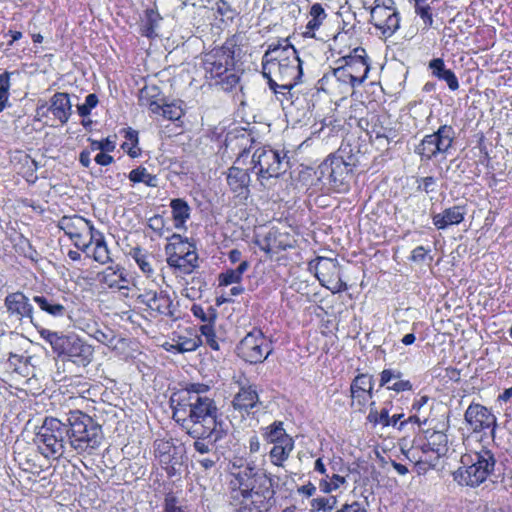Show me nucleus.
<instances>
[{
  "label": "nucleus",
  "instance_id": "51",
  "mask_svg": "<svg viewBox=\"0 0 512 512\" xmlns=\"http://www.w3.org/2000/svg\"><path fill=\"white\" fill-rule=\"evenodd\" d=\"M195 439L193 443V447L195 451L198 453L197 456H204L209 453H212L211 448L214 443V437H193Z\"/></svg>",
  "mask_w": 512,
  "mask_h": 512
},
{
  "label": "nucleus",
  "instance_id": "43",
  "mask_svg": "<svg viewBox=\"0 0 512 512\" xmlns=\"http://www.w3.org/2000/svg\"><path fill=\"white\" fill-rule=\"evenodd\" d=\"M161 21V16L154 10H147L145 20L141 26V33L148 38L158 36V26Z\"/></svg>",
  "mask_w": 512,
  "mask_h": 512
},
{
  "label": "nucleus",
  "instance_id": "57",
  "mask_svg": "<svg viewBox=\"0 0 512 512\" xmlns=\"http://www.w3.org/2000/svg\"><path fill=\"white\" fill-rule=\"evenodd\" d=\"M163 512H188L186 507L181 505L180 501L173 495L168 494L164 501Z\"/></svg>",
  "mask_w": 512,
  "mask_h": 512
},
{
  "label": "nucleus",
  "instance_id": "38",
  "mask_svg": "<svg viewBox=\"0 0 512 512\" xmlns=\"http://www.w3.org/2000/svg\"><path fill=\"white\" fill-rule=\"evenodd\" d=\"M155 88L148 89L144 88L140 92L139 103L142 107L148 108L152 113L161 115L164 107V103H162V99L156 98Z\"/></svg>",
  "mask_w": 512,
  "mask_h": 512
},
{
  "label": "nucleus",
  "instance_id": "1",
  "mask_svg": "<svg viewBox=\"0 0 512 512\" xmlns=\"http://www.w3.org/2000/svg\"><path fill=\"white\" fill-rule=\"evenodd\" d=\"M173 409V419L179 423L191 437H214L219 441L223 430L217 421L218 408L215 401L209 397L170 398Z\"/></svg>",
  "mask_w": 512,
  "mask_h": 512
},
{
  "label": "nucleus",
  "instance_id": "22",
  "mask_svg": "<svg viewBox=\"0 0 512 512\" xmlns=\"http://www.w3.org/2000/svg\"><path fill=\"white\" fill-rule=\"evenodd\" d=\"M227 184L236 196L247 198L249 194L250 175L246 170L233 166L228 169Z\"/></svg>",
  "mask_w": 512,
  "mask_h": 512
},
{
  "label": "nucleus",
  "instance_id": "63",
  "mask_svg": "<svg viewBox=\"0 0 512 512\" xmlns=\"http://www.w3.org/2000/svg\"><path fill=\"white\" fill-rule=\"evenodd\" d=\"M9 88V73L5 72L0 75V100L7 101Z\"/></svg>",
  "mask_w": 512,
  "mask_h": 512
},
{
  "label": "nucleus",
  "instance_id": "47",
  "mask_svg": "<svg viewBox=\"0 0 512 512\" xmlns=\"http://www.w3.org/2000/svg\"><path fill=\"white\" fill-rule=\"evenodd\" d=\"M209 386L206 385V384H202V383H191V384H188L186 386L185 389L183 390H180L176 393H173L171 398H187L188 396L189 397H193L194 395L198 396V397H207L205 395V393H207L209 391Z\"/></svg>",
  "mask_w": 512,
  "mask_h": 512
},
{
  "label": "nucleus",
  "instance_id": "35",
  "mask_svg": "<svg viewBox=\"0 0 512 512\" xmlns=\"http://www.w3.org/2000/svg\"><path fill=\"white\" fill-rule=\"evenodd\" d=\"M33 301L39 308L53 317H62L66 314V307L57 302L52 296L37 295Z\"/></svg>",
  "mask_w": 512,
  "mask_h": 512
},
{
  "label": "nucleus",
  "instance_id": "37",
  "mask_svg": "<svg viewBox=\"0 0 512 512\" xmlns=\"http://www.w3.org/2000/svg\"><path fill=\"white\" fill-rule=\"evenodd\" d=\"M293 449V439L283 443L274 444L273 448L269 452L271 462L276 466H282L283 463L289 458Z\"/></svg>",
  "mask_w": 512,
  "mask_h": 512
},
{
  "label": "nucleus",
  "instance_id": "24",
  "mask_svg": "<svg viewBox=\"0 0 512 512\" xmlns=\"http://www.w3.org/2000/svg\"><path fill=\"white\" fill-rule=\"evenodd\" d=\"M99 281L109 288L128 289V278L124 268L109 266L98 275Z\"/></svg>",
  "mask_w": 512,
  "mask_h": 512
},
{
  "label": "nucleus",
  "instance_id": "49",
  "mask_svg": "<svg viewBox=\"0 0 512 512\" xmlns=\"http://www.w3.org/2000/svg\"><path fill=\"white\" fill-rule=\"evenodd\" d=\"M200 344V339L197 338V337H194V338H188V337H178L177 340H175V343L171 345V347L179 352V353H183V352H190V351H194L198 348Z\"/></svg>",
  "mask_w": 512,
  "mask_h": 512
},
{
  "label": "nucleus",
  "instance_id": "19",
  "mask_svg": "<svg viewBox=\"0 0 512 512\" xmlns=\"http://www.w3.org/2000/svg\"><path fill=\"white\" fill-rule=\"evenodd\" d=\"M343 61V66L346 68V71L353 75L356 83L361 85L369 72L365 50L361 47L355 48L352 55L343 57Z\"/></svg>",
  "mask_w": 512,
  "mask_h": 512
},
{
  "label": "nucleus",
  "instance_id": "33",
  "mask_svg": "<svg viewBox=\"0 0 512 512\" xmlns=\"http://www.w3.org/2000/svg\"><path fill=\"white\" fill-rule=\"evenodd\" d=\"M261 431L264 440L271 444L292 440V437L286 433L281 421H275L271 425L263 427Z\"/></svg>",
  "mask_w": 512,
  "mask_h": 512
},
{
  "label": "nucleus",
  "instance_id": "14",
  "mask_svg": "<svg viewBox=\"0 0 512 512\" xmlns=\"http://www.w3.org/2000/svg\"><path fill=\"white\" fill-rule=\"evenodd\" d=\"M136 299L139 303L147 306L151 311L160 315L173 316L172 300L164 291L144 290L137 294Z\"/></svg>",
  "mask_w": 512,
  "mask_h": 512
},
{
  "label": "nucleus",
  "instance_id": "21",
  "mask_svg": "<svg viewBox=\"0 0 512 512\" xmlns=\"http://www.w3.org/2000/svg\"><path fill=\"white\" fill-rule=\"evenodd\" d=\"M58 227L63 230L69 238L78 233L91 234V232L97 230L94 228L91 221L79 215L63 216L58 222Z\"/></svg>",
  "mask_w": 512,
  "mask_h": 512
},
{
  "label": "nucleus",
  "instance_id": "55",
  "mask_svg": "<svg viewBox=\"0 0 512 512\" xmlns=\"http://www.w3.org/2000/svg\"><path fill=\"white\" fill-rule=\"evenodd\" d=\"M70 239L77 249L88 253V250L91 247L90 233H78L75 236L70 237Z\"/></svg>",
  "mask_w": 512,
  "mask_h": 512
},
{
  "label": "nucleus",
  "instance_id": "62",
  "mask_svg": "<svg viewBox=\"0 0 512 512\" xmlns=\"http://www.w3.org/2000/svg\"><path fill=\"white\" fill-rule=\"evenodd\" d=\"M91 146L93 150H99L100 152H110L115 149V142L107 138L101 141H93Z\"/></svg>",
  "mask_w": 512,
  "mask_h": 512
},
{
  "label": "nucleus",
  "instance_id": "27",
  "mask_svg": "<svg viewBox=\"0 0 512 512\" xmlns=\"http://www.w3.org/2000/svg\"><path fill=\"white\" fill-rule=\"evenodd\" d=\"M428 68L432 76L446 82L450 90L456 91L459 88V82L455 73L446 68L442 58L432 59L428 64Z\"/></svg>",
  "mask_w": 512,
  "mask_h": 512
},
{
  "label": "nucleus",
  "instance_id": "28",
  "mask_svg": "<svg viewBox=\"0 0 512 512\" xmlns=\"http://www.w3.org/2000/svg\"><path fill=\"white\" fill-rule=\"evenodd\" d=\"M71 102L67 93L58 92L51 98L48 110L62 123L65 124L71 115Z\"/></svg>",
  "mask_w": 512,
  "mask_h": 512
},
{
  "label": "nucleus",
  "instance_id": "64",
  "mask_svg": "<svg viewBox=\"0 0 512 512\" xmlns=\"http://www.w3.org/2000/svg\"><path fill=\"white\" fill-rule=\"evenodd\" d=\"M336 512H368L365 505L359 501H353L350 504H344L341 509Z\"/></svg>",
  "mask_w": 512,
  "mask_h": 512
},
{
  "label": "nucleus",
  "instance_id": "32",
  "mask_svg": "<svg viewBox=\"0 0 512 512\" xmlns=\"http://www.w3.org/2000/svg\"><path fill=\"white\" fill-rule=\"evenodd\" d=\"M47 460L38 449L29 452L20 464L25 471L38 475L49 467Z\"/></svg>",
  "mask_w": 512,
  "mask_h": 512
},
{
  "label": "nucleus",
  "instance_id": "18",
  "mask_svg": "<svg viewBox=\"0 0 512 512\" xmlns=\"http://www.w3.org/2000/svg\"><path fill=\"white\" fill-rule=\"evenodd\" d=\"M232 406L242 415H250L259 411L262 407V402L259 400L256 388L254 386H248L240 388L233 398Z\"/></svg>",
  "mask_w": 512,
  "mask_h": 512
},
{
  "label": "nucleus",
  "instance_id": "48",
  "mask_svg": "<svg viewBox=\"0 0 512 512\" xmlns=\"http://www.w3.org/2000/svg\"><path fill=\"white\" fill-rule=\"evenodd\" d=\"M415 13L421 18L424 23L423 29H429L433 25V16L431 7L425 4L424 0H414Z\"/></svg>",
  "mask_w": 512,
  "mask_h": 512
},
{
  "label": "nucleus",
  "instance_id": "54",
  "mask_svg": "<svg viewBox=\"0 0 512 512\" xmlns=\"http://www.w3.org/2000/svg\"><path fill=\"white\" fill-rule=\"evenodd\" d=\"M202 336L205 338V342L214 350L219 349L218 341L211 323H206L200 328Z\"/></svg>",
  "mask_w": 512,
  "mask_h": 512
},
{
  "label": "nucleus",
  "instance_id": "30",
  "mask_svg": "<svg viewBox=\"0 0 512 512\" xmlns=\"http://www.w3.org/2000/svg\"><path fill=\"white\" fill-rule=\"evenodd\" d=\"M165 253L167 258H178L186 256L190 253H196L195 248L187 240H184L181 235L173 234L169 238L168 244L165 246Z\"/></svg>",
  "mask_w": 512,
  "mask_h": 512
},
{
  "label": "nucleus",
  "instance_id": "34",
  "mask_svg": "<svg viewBox=\"0 0 512 512\" xmlns=\"http://www.w3.org/2000/svg\"><path fill=\"white\" fill-rule=\"evenodd\" d=\"M309 17L310 19L306 24V31L304 32V36L314 37L315 31L320 28L324 20L327 18V13L325 12L322 4L314 3L310 8Z\"/></svg>",
  "mask_w": 512,
  "mask_h": 512
},
{
  "label": "nucleus",
  "instance_id": "4",
  "mask_svg": "<svg viewBox=\"0 0 512 512\" xmlns=\"http://www.w3.org/2000/svg\"><path fill=\"white\" fill-rule=\"evenodd\" d=\"M496 466L494 453L478 442L461 457V466L453 472V479L461 486L478 487L493 473Z\"/></svg>",
  "mask_w": 512,
  "mask_h": 512
},
{
  "label": "nucleus",
  "instance_id": "39",
  "mask_svg": "<svg viewBox=\"0 0 512 512\" xmlns=\"http://www.w3.org/2000/svg\"><path fill=\"white\" fill-rule=\"evenodd\" d=\"M348 481L346 476L337 473L328 474L319 481V489L326 494L332 493L340 488H346Z\"/></svg>",
  "mask_w": 512,
  "mask_h": 512
},
{
  "label": "nucleus",
  "instance_id": "26",
  "mask_svg": "<svg viewBox=\"0 0 512 512\" xmlns=\"http://www.w3.org/2000/svg\"><path fill=\"white\" fill-rule=\"evenodd\" d=\"M466 210L463 206H453L445 209L442 213L433 215V224L438 229H445L451 225H457L464 220Z\"/></svg>",
  "mask_w": 512,
  "mask_h": 512
},
{
  "label": "nucleus",
  "instance_id": "15",
  "mask_svg": "<svg viewBox=\"0 0 512 512\" xmlns=\"http://www.w3.org/2000/svg\"><path fill=\"white\" fill-rule=\"evenodd\" d=\"M464 417L467 424L475 432L489 429L494 427L496 424V417L488 408L479 403H471L468 406Z\"/></svg>",
  "mask_w": 512,
  "mask_h": 512
},
{
  "label": "nucleus",
  "instance_id": "12",
  "mask_svg": "<svg viewBox=\"0 0 512 512\" xmlns=\"http://www.w3.org/2000/svg\"><path fill=\"white\" fill-rule=\"evenodd\" d=\"M310 269L315 270V275L321 285L332 293H339L347 289L346 283L341 279L340 265L336 259L318 257L310 262Z\"/></svg>",
  "mask_w": 512,
  "mask_h": 512
},
{
  "label": "nucleus",
  "instance_id": "42",
  "mask_svg": "<svg viewBox=\"0 0 512 512\" xmlns=\"http://www.w3.org/2000/svg\"><path fill=\"white\" fill-rule=\"evenodd\" d=\"M249 268L247 261H241L236 269H229L219 275V285L228 286L238 284L242 280L244 272Z\"/></svg>",
  "mask_w": 512,
  "mask_h": 512
},
{
  "label": "nucleus",
  "instance_id": "41",
  "mask_svg": "<svg viewBox=\"0 0 512 512\" xmlns=\"http://www.w3.org/2000/svg\"><path fill=\"white\" fill-rule=\"evenodd\" d=\"M333 76L335 80L339 83L340 92L343 94L352 92L356 86H359V83L354 81L353 75L346 71V68L341 65L333 70Z\"/></svg>",
  "mask_w": 512,
  "mask_h": 512
},
{
  "label": "nucleus",
  "instance_id": "2",
  "mask_svg": "<svg viewBox=\"0 0 512 512\" xmlns=\"http://www.w3.org/2000/svg\"><path fill=\"white\" fill-rule=\"evenodd\" d=\"M228 498L235 512H268L276 503L273 480L266 474H257L250 480L247 474L238 475Z\"/></svg>",
  "mask_w": 512,
  "mask_h": 512
},
{
  "label": "nucleus",
  "instance_id": "10",
  "mask_svg": "<svg viewBox=\"0 0 512 512\" xmlns=\"http://www.w3.org/2000/svg\"><path fill=\"white\" fill-rule=\"evenodd\" d=\"M238 355L251 364L262 363L272 352L271 342L260 329H253L237 346Z\"/></svg>",
  "mask_w": 512,
  "mask_h": 512
},
{
  "label": "nucleus",
  "instance_id": "20",
  "mask_svg": "<svg viewBox=\"0 0 512 512\" xmlns=\"http://www.w3.org/2000/svg\"><path fill=\"white\" fill-rule=\"evenodd\" d=\"M5 306L10 315L15 316L16 319L22 320L27 318L34 324L33 307L24 293L15 292L7 295L5 298Z\"/></svg>",
  "mask_w": 512,
  "mask_h": 512
},
{
  "label": "nucleus",
  "instance_id": "56",
  "mask_svg": "<svg viewBox=\"0 0 512 512\" xmlns=\"http://www.w3.org/2000/svg\"><path fill=\"white\" fill-rule=\"evenodd\" d=\"M98 98L95 94H89L85 98V102L77 106V110L80 116L86 117L90 114L91 110L96 107Z\"/></svg>",
  "mask_w": 512,
  "mask_h": 512
},
{
  "label": "nucleus",
  "instance_id": "45",
  "mask_svg": "<svg viewBox=\"0 0 512 512\" xmlns=\"http://www.w3.org/2000/svg\"><path fill=\"white\" fill-rule=\"evenodd\" d=\"M129 180L134 183H144L149 187H156L158 179L155 175L150 174L146 168L137 167L129 173Z\"/></svg>",
  "mask_w": 512,
  "mask_h": 512
},
{
  "label": "nucleus",
  "instance_id": "60",
  "mask_svg": "<svg viewBox=\"0 0 512 512\" xmlns=\"http://www.w3.org/2000/svg\"><path fill=\"white\" fill-rule=\"evenodd\" d=\"M93 336L98 342H100L106 346H111L114 343V335L110 329H106V330L97 329L94 332Z\"/></svg>",
  "mask_w": 512,
  "mask_h": 512
},
{
  "label": "nucleus",
  "instance_id": "46",
  "mask_svg": "<svg viewBox=\"0 0 512 512\" xmlns=\"http://www.w3.org/2000/svg\"><path fill=\"white\" fill-rule=\"evenodd\" d=\"M338 500L336 496H322L313 498L310 501L311 512H330L337 506Z\"/></svg>",
  "mask_w": 512,
  "mask_h": 512
},
{
  "label": "nucleus",
  "instance_id": "17",
  "mask_svg": "<svg viewBox=\"0 0 512 512\" xmlns=\"http://www.w3.org/2000/svg\"><path fill=\"white\" fill-rule=\"evenodd\" d=\"M373 377L360 374L354 378L350 386L352 406L362 410L373 397Z\"/></svg>",
  "mask_w": 512,
  "mask_h": 512
},
{
  "label": "nucleus",
  "instance_id": "40",
  "mask_svg": "<svg viewBox=\"0 0 512 512\" xmlns=\"http://www.w3.org/2000/svg\"><path fill=\"white\" fill-rule=\"evenodd\" d=\"M172 208L173 220L175 227L181 229L190 216V208L186 201L182 199H173L170 203Z\"/></svg>",
  "mask_w": 512,
  "mask_h": 512
},
{
  "label": "nucleus",
  "instance_id": "8",
  "mask_svg": "<svg viewBox=\"0 0 512 512\" xmlns=\"http://www.w3.org/2000/svg\"><path fill=\"white\" fill-rule=\"evenodd\" d=\"M67 424L56 418H46L36 434L35 442L46 459L57 460L66 452Z\"/></svg>",
  "mask_w": 512,
  "mask_h": 512
},
{
  "label": "nucleus",
  "instance_id": "23",
  "mask_svg": "<svg viewBox=\"0 0 512 512\" xmlns=\"http://www.w3.org/2000/svg\"><path fill=\"white\" fill-rule=\"evenodd\" d=\"M380 387H385L388 390L400 393L411 391L413 388L409 380L402 378V373L395 369H384L380 373Z\"/></svg>",
  "mask_w": 512,
  "mask_h": 512
},
{
  "label": "nucleus",
  "instance_id": "11",
  "mask_svg": "<svg viewBox=\"0 0 512 512\" xmlns=\"http://www.w3.org/2000/svg\"><path fill=\"white\" fill-rule=\"evenodd\" d=\"M454 135L455 132L452 126H440L436 132L426 135L422 139L416 147V153L427 160L444 154L451 148Z\"/></svg>",
  "mask_w": 512,
  "mask_h": 512
},
{
  "label": "nucleus",
  "instance_id": "61",
  "mask_svg": "<svg viewBox=\"0 0 512 512\" xmlns=\"http://www.w3.org/2000/svg\"><path fill=\"white\" fill-rule=\"evenodd\" d=\"M292 88L289 89H281L280 87H275L274 93L277 99L281 102L283 107L285 104H293V93L291 92Z\"/></svg>",
  "mask_w": 512,
  "mask_h": 512
},
{
  "label": "nucleus",
  "instance_id": "29",
  "mask_svg": "<svg viewBox=\"0 0 512 512\" xmlns=\"http://www.w3.org/2000/svg\"><path fill=\"white\" fill-rule=\"evenodd\" d=\"M91 245H94L92 252L88 250L87 256L92 257L96 262L105 264L110 260L109 249L102 232L96 230L90 235Z\"/></svg>",
  "mask_w": 512,
  "mask_h": 512
},
{
  "label": "nucleus",
  "instance_id": "25",
  "mask_svg": "<svg viewBox=\"0 0 512 512\" xmlns=\"http://www.w3.org/2000/svg\"><path fill=\"white\" fill-rule=\"evenodd\" d=\"M371 120L372 126L369 131L371 138L374 136L375 140L384 141L386 144L395 141L398 132L395 128L386 125L390 123L388 117L373 116Z\"/></svg>",
  "mask_w": 512,
  "mask_h": 512
},
{
  "label": "nucleus",
  "instance_id": "31",
  "mask_svg": "<svg viewBox=\"0 0 512 512\" xmlns=\"http://www.w3.org/2000/svg\"><path fill=\"white\" fill-rule=\"evenodd\" d=\"M243 474H247L248 480L253 479L257 475L255 467L250 463H246L244 459L235 457L230 460L228 464V492L231 490V484L235 477Z\"/></svg>",
  "mask_w": 512,
  "mask_h": 512
},
{
  "label": "nucleus",
  "instance_id": "13",
  "mask_svg": "<svg viewBox=\"0 0 512 512\" xmlns=\"http://www.w3.org/2000/svg\"><path fill=\"white\" fill-rule=\"evenodd\" d=\"M321 178L327 180L328 184L337 191L346 189L349 176V164L340 156L328 157L320 166Z\"/></svg>",
  "mask_w": 512,
  "mask_h": 512
},
{
  "label": "nucleus",
  "instance_id": "6",
  "mask_svg": "<svg viewBox=\"0 0 512 512\" xmlns=\"http://www.w3.org/2000/svg\"><path fill=\"white\" fill-rule=\"evenodd\" d=\"M39 334L58 356L66 357L80 366H86L92 361L93 347L76 335H63L44 328L39 330Z\"/></svg>",
  "mask_w": 512,
  "mask_h": 512
},
{
  "label": "nucleus",
  "instance_id": "59",
  "mask_svg": "<svg viewBox=\"0 0 512 512\" xmlns=\"http://www.w3.org/2000/svg\"><path fill=\"white\" fill-rule=\"evenodd\" d=\"M183 112L180 106L171 103L164 104L162 116L168 120H178L182 116Z\"/></svg>",
  "mask_w": 512,
  "mask_h": 512
},
{
  "label": "nucleus",
  "instance_id": "36",
  "mask_svg": "<svg viewBox=\"0 0 512 512\" xmlns=\"http://www.w3.org/2000/svg\"><path fill=\"white\" fill-rule=\"evenodd\" d=\"M197 253H190L178 258H167V264L178 270L181 274H190L197 267Z\"/></svg>",
  "mask_w": 512,
  "mask_h": 512
},
{
  "label": "nucleus",
  "instance_id": "50",
  "mask_svg": "<svg viewBox=\"0 0 512 512\" xmlns=\"http://www.w3.org/2000/svg\"><path fill=\"white\" fill-rule=\"evenodd\" d=\"M131 255L143 273L147 275H151L153 273V269L149 261V256L140 248H134L131 251Z\"/></svg>",
  "mask_w": 512,
  "mask_h": 512
},
{
  "label": "nucleus",
  "instance_id": "53",
  "mask_svg": "<svg viewBox=\"0 0 512 512\" xmlns=\"http://www.w3.org/2000/svg\"><path fill=\"white\" fill-rule=\"evenodd\" d=\"M191 312L196 318L200 319L202 322H205V324H210L216 318L215 310L211 307H208V311L206 312L202 306L194 304L191 307Z\"/></svg>",
  "mask_w": 512,
  "mask_h": 512
},
{
  "label": "nucleus",
  "instance_id": "16",
  "mask_svg": "<svg viewBox=\"0 0 512 512\" xmlns=\"http://www.w3.org/2000/svg\"><path fill=\"white\" fill-rule=\"evenodd\" d=\"M370 21L374 27L386 36H392L400 27V16L397 10L371 8Z\"/></svg>",
  "mask_w": 512,
  "mask_h": 512
},
{
  "label": "nucleus",
  "instance_id": "3",
  "mask_svg": "<svg viewBox=\"0 0 512 512\" xmlns=\"http://www.w3.org/2000/svg\"><path fill=\"white\" fill-rule=\"evenodd\" d=\"M285 44H270L262 58V74L268 80L270 89L293 88L300 80L302 63L296 49L287 40Z\"/></svg>",
  "mask_w": 512,
  "mask_h": 512
},
{
  "label": "nucleus",
  "instance_id": "7",
  "mask_svg": "<svg viewBox=\"0 0 512 512\" xmlns=\"http://www.w3.org/2000/svg\"><path fill=\"white\" fill-rule=\"evenodd\" d=\"M202 66L207 79L215 80L216 84L226 83L233 86L238 77L232 72L234 52L228 47H217L202 56Z\"/></svg>",
  "mask_w": 512,
  "mask_h": 512
},
{
  "label": "nucleus",
  "instance_id": "52",
  "mask_svg": "<svg viewBox=\"0 0 512 512\" xmlns=\"http://www.w3.org/2000/svg\"><path fill=\"white\" fill-rule=\"evenodd\" d=\"M368 420L374 424H381L384 427L390 426L391 420L389 416V411L383 408L380 412L377 409L371 407Z\"/></svg>",
  "mask_w": 512,
  "mask_h": 512
},
{
  "label": "nucleus",
  "instance_id": "44",
  "mask_svg": "<svg viewBox=\"0 0 512 512\" xmlns=\"http://www.w3.org/2000/svg\"><path fill=\"white\" fill-rule=\"evenodd\" d=\"M155 456L159 458L160 463L169 465L172 462L175 446L170 441L157 440L155 441Z\"/></svg>",
  "mask_w": 512,
  "mask_h": 512
},
{
  "label": "nucleus",
  "instance_id": "5",
  "mask_svg": "<svg viewBox=\"0 0 512 512\" xmlns=\"http://www.w3.org/2000/svg\"><path fill=\"white\" fill-rule=\"evenodd\" d=\"M67 422L70 447L78 454H93L102 441L101 426L79 410L70 411Z\"/></svg>",
  "mask_w": 512,
  "mask_h": 512
},
{
  "label": "nucleus",
  "instance_id": "9",
  "mask_svg": "<svg viewBox=\"0 0 512 512\" xmlns=\"http://www.w3.org/2000/svg\"><path fill=\"white\" fill-rule=\"evenodd\" d=\"M253 169L261 179L279 177L288 167L285 153L269 146L256 149L252 155Z\"/></svg>",
  "mask_w": 512,
  "mask_h": 512
},
{
  "label": "nucleus",
  "instance_id": "58",
  "mask_svg": "<svg viewBox=\"0 0 512 512\" xmlns=\"http://www.w3.org/2000/svg\"><path fill=\"white\" fill-rule=\"evenodd\" d=\"M195 461L205 470L212 469L219 460L216 452L209 453L204 456H194Z\"/></svg>",
  "mask_w": 512,
  "mask_h": 512
}]
</instances>
